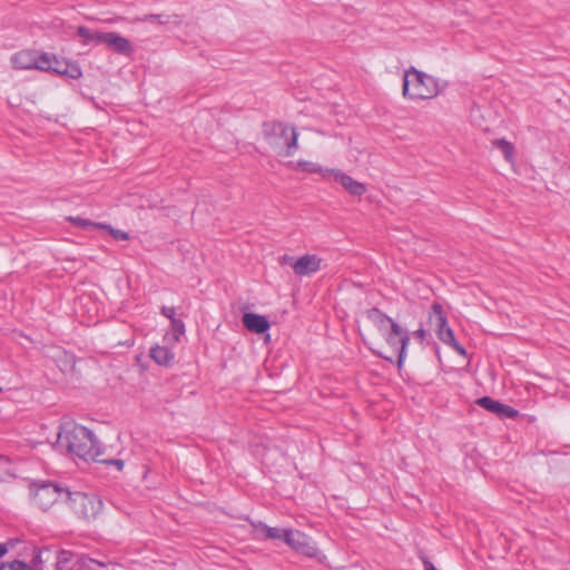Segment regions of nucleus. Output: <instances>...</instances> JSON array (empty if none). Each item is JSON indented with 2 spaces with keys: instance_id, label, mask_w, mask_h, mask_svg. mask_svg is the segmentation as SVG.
Masks as SVG:
<instances>
[{
  "instance_id": "f257e3e1",
  "label": "nucleus",
  "mask_w": 570,
  "mask_h": 570,
  "mask_svg": "<svg viewBox=\"0 0 570 570\" xmlns=\"http://www.w3.org/2000/svg\"><path fill=\"white\" fill-rule=\"evenodd\" d=\"M52 445L60 452L75 455L83 461H98L101 445L94 433L75 422L67 421L59 426Z\"/></svg>"
},
{
  "instance_id": "f03ea898",
  "label": "nucleus",
  "mask_w": 570,
  "mask_h": 570,
  "mask_svg": "<svg viewBox=\"0 0 570 570\" xmlns=\"http://www.w3.org/2000/svg\"><path fill=\"white\" fill-rule=\"evenodd\" d=\"M445 85V82L412 67L405 71L403 77V96L412 100L431 99L438 96Z\"/></svg>"
},
{
  "instance_id": "7ed1b4c3",
  "label": "nucleus",
  "mask_w": 570,
  "mask_h": 570,
  "mask_svg": "<svg viewBox=\"0 0 570 570\" xmlns=\"http://www.w3.org/2000/svg\"><path fill=\"white\" fill-rule=\"evenodd\" d=\"M264 134L274 148H286V156H292L297 147V132L284 122L264 125Z\"/></svg>"
},
{
  "instance_id": "20e7f679",
  "label": "nucleus",
  "mask_w": 570,
  "mask_h": 570,
  "mask_svg": "<svg viewBox=\"0 0 570 570\" xmlns=\"http://www.w3.org/2000/svg\"><path fill=\"white\" fill-rule=\"evenodd\" d=\"M70 499V492L53 483H43L33 490V501L39 508L47 510L59 500Z\"/></svg>"
},
{
  "instance_id": "39448f33",
  "label": "nucleus",
  "mask_w": 570,
  "mask_h": 570,
  "mask_svg": "<svg viewBox=\"0 0 570 570\" xmlns=\"http://www.w3.org/2000/svg\"><path fill=\"white\" fill-rule=\"evenodd\" d=\"M47 61L48 59L45 57V52L40 53L30 50L19 51L11 57L12 67L19 70L37 69L41 71Z\"/></svg>"
},
{
  "instance_id": "423d86ee",
  "label": "nucleus",
  "mask_w": 570,
  "mask_h": 570,
  "mask_svg": "<svg viewBox=\"0 0 570 570\" xmlns=\"http://www.w3.org/2000/svg\"><path fill=\"white\" fill-rule=\"evenodd\" d=\"M45 57L48 59V61L43 66L46 68L41 69V71L53 72L57 75L70 77L72 79H78L81 77L82 72L77 63L67 61L65 59H59L57 56L48 52H45Z\"/></svg>"
},
{
  "instance_id": "0eeeda50",
  "label": "nucleus",
  "mask_w": 570,
  "mask_h": 570,
  "mask_svg": "<svg viewBox=\"0 0 570 570\" xmlns=\"http://www.w3.org/2000/svg\"><path fill=\"white\" fill-rule=\"evenodd\" d=\"M385 340L390 347L394 350L395 356L397 357V364L401 366L405 357L406 346L410 341L407 332L403 330L399 324L392 323L390 332L385 333Z\"/></svg>"
},
{
  "instance_id": "6e6552de",
  "label": "nucleus",
  "mask_w": 570,
  "mask_h": 570,
  "mask_svg": "<svg viewBox=\"0 0 570 570\" xmlns=\"http://www.w3.org/2000/svg\"><path fill=\"white\" fill-rule=\"evenodd\" d=\"M285 543L307 557H317L318 554V550L312 539L298 530L286 531Z\"/></svg>"
},
{
  "instance_id": "1a4fd4ad",
  "label": "nucleus",
  "mask_w": 570,
  "mask_h": 570,
  "mask_svg": "<svg viewBox=\"0 0 570 570\" xmlns=\"http://www.w3.org/2000/svg\"><path fill=\"white\" fill-rule=\"evenodd\" d=\"M69 500L72 502L76 513L87 519L95 517L101 508L99 500L81 492L70 493Z\"/></svg>"
},
{
  "instance_id": "9d476101",
  "label": "nucleus",
  "mask_w": 570,
  "mask_h": 570,
  "mask_svg": "<svg viewBox=\"0 0 570 570\" xmlns=\"http://www.w3.org/2000/svg\"><path fill=\"white\" fill-rule=\"evenodd\" d=\"M323 259L315 254H306L296 259L294 273L297 276H309L322 268Z\"/></svg>"
},
{
  "instance_id": "9b49d317",
  "label": "nucleus",
  "mask_w": 570,
  "mask_h": 570,
  "mask_svg": "<svg viewBox=\"0 0 570 570\" xmlns=\"http://www.w3.org/2000/svg\"><path fill=\"white\" fill-rule=\"evenodd\" d=\"M331 180L341 184V186L352 196H362L366 193L365 184L355 180L350 175L340 169H334Z\"/></svg>"
},
{
  "instance_id": "f8f14e48",
  "label": "nucleus",
  "mask_w": 570,
  "mask_h": 570,
  "mask_svg": "<svg viewBox=\"0 0 570 570\" xmlns=\"http://www.w3.org/2000/svg\"><path fill=\"white\" fill-rule=\"evenodd\" d=\"M476 403L483 409L497 414L499 417H515L518 415V411L513 407L502 404L489 396L479 399Z\"/></svg>"
},
{
  "instance_id": "ddd939ff",
  "label": "nucleus",
  "mask_w": 570,
  "mask_h": 570,
  "mask_svg": "<svg viewBox=\"0 0 570 570\" xmlns=\"http://www.w3.org/2000/svg\"><path fill=\"white\" fill-rule=\"evenodd\" d=\"M105 45L120 55L129 56L132 52V46L129 40L116 32H108Z\"/></svg>"
},
{
  "instance_id": "4468645a",
  "label": "nucleus",
  "mask_w": 570,
  "mask_h": 570,
  "mask_svg": "<svg viewBox=\"0 0 570 570\" xmlns=\"http://www.w3.org/2000/svg\"><path fill=\"white\" fill-rule=\"evenodd\" d=\"M244 326L256 334H262L268 331L269 322L265 316L255 313H245L243 315Z\"/></svg>"
},
{
  "instance_id": "2eb2a0df",
  "label": "nucleus",
  "mask_w": 570,
  "mask_h": 570,
  "mask_svg": "<svg viewBox=\"0 0 570 570\" xmlns=\"http://www.w3.org/2000/svg\"><path fill=\"white\" fill-rule=\"evenodd\" d=\"M429 320L430 324L435 328L438 337L451 330L448 326L446 317L443 315L442 306L440 304L432 305Z\"/></svg>"
},
{
  "instance_id": "dca6fc26",
  "label": "nucleus",
  "mask_w": 570,
  "mask_h": 570,
  "mask_svg": "<svg viewBox=\"0 0 570 570\" xmlns=\"http://www.w3.org/2000/svg\"><path fill=\"white\" fill-rule=\"evenodd\" d=\"M297 168L303 171L309 173V174H320L326 180H331V177L335 169V168L323 167L317 163L306 161V160L298 161Z\"/></svg>"
},
{
  "instance_id": "f3484780",
  "label": "nucleus",
  "mask_w": 570,
  "mask_h": 570,
  "mask_svg": "<svg viewBox=\"0 0 570 570\" xmlns=\"http://www.w3.org/2000/svg\"><path fill=\"white\" fill-rule=\"evenodd\" d=\"M150 357L161 366H170L174 360V353L166 346H155L150 350Z\"/></svg>"
},
{
  "instance_id": "a211bd4d",
  "label": "nucleus",
  "mask_w": 570,
  "mask_h": 570,
  "mask_svg": "<svg viewBox=\"0 0 570 570\" xmlns=\"http://www.w3.org/2000/svg\"><path fill=\"white\" fill-rule=\"evenodd\" d=\"M367 317L375 324L380 331L386 332L391 326L392 323H395L392 318L384 315L382 312H380L376 308H372L367 312Z\"/></svg>"
},
{
  "instance_id": "6ab92c4d",
  "label": "nucleus",
  "mask_w": 570,
  "mask_h": 570,
  "mask_svg": "<svg viewBox=\"0 0 570 570\" xmlns=\"http://www.w3.org/2000/svg\"><path fill=\"white\" fill-rule=\"evenodd\" d=\"M286 529H279V528H272V527H267L266 524L259 522L257 525H256V532L259 534H264L265 538L267 539H282L285 541V533H286Z\"/></svg>"
},
{
  "instance_id": "aec40b11",
  "label": "nucleus",
  "mask_w": 570,
  "mask_h": 570,
  "mask_svg": "<svg viewBox=\"0 0 570 570\" xmlns=\"http://www.w3.org/2000/svg\"><path fill=\"white\" fill-rule=\"evenodd\" d=\"M67 219L69 222H71L73 225H76L77 227L85 229V230H94V229L106 227V224L95 223V222H91L89 219L81 218V217L70 216V217H67Z\"/></svg>"
},
{
  "instance_id": "412c9836",
  "label": "nucleus",
  "mask_w": 570,
  "mask_h": 570,
  "mask_svg": "<svg viewBox=\"0 0 570 570\" xmlns=\"http://www.w3.org/2000/svg\"><path fill=\"white\" fill-rule=\"evenodd\" d=\"M185 333V325L181 320L173 318L171 322V333L167 334L165 340L169 342L177 343L179 341L180 335Z\"/></svg>"
},
{
  "instance_id": "4be33fe9",
  "label": "nucleus",
  "mask_w": 570,
  "mask_h": 570,
  "mask_svg": "<svg viewBox=\"0 0 570 570\" xmlns=\"http://www.w3.org/2000/svg\"><path fill=\"white\" fill-rule=\"evenodd\" d=\"M439 340L442 341L444 344L451 346L460 355H465V350L463 348L462 345H460L456 342L452 330H449L446 333L441 334V336H439Z\"/></svg>"
},
{
  "instance_id": "5701e85b",
  "label": "nucleus",
  "mask_w": 570,
  "mask_h": 570,
  "mask_svg": "<svg viewBox=\"0 0 570 570\" xmlns=\"http://www.w3.org/2000/svg\"><path fill=\"white\" fill-rule=\"evenodd\" d=\"M495 147L502 153L508 161L513 159V146L504 139L494 141Z\"/></svg>"
},
{
  "instance_id": "b1692460",
  "label": "nucleus",
  "mask_w": 570,
  "mask_h": 570,
  "mask_svg": "<svg viewBox=\"0 0 570 570\" xmlns=\"http://www.w3.org/2000/svg\"><path fill=\"white\" fill-rule=\"evenodd\" d=\"M0 570H31L30 567L19 560L12 562H2L0 564Z\"/></svg>"
},
{
  "instance_id": "393cba45",
  "label": "nucleus",
  "mask_w": 570,
  "mask_h": 570,
  "mask_svg": "<svg viewBox=\"0 0 570 570\" xmlns=\"http://www.w3.org/2000/svg\"><path fill=\"white\" fill-rule=\"evenodd\" d=\"M102 229L107 230L116 240H127L129 238L128 234L120 229H115L109 225H106Z\"/></svg>"
},
{
  "instance_id": "a878e982",
  "label": "nucleus",
  "mask_w": 570,
  "mask_h": 570,
  "mask_svg": "<svg viewBox=\"0 0 570 570\" xmlns=\"http://www.w3.org/2000/svg\"><path fill=\"white\" fill-rule=\"evenodd\" d=\"M77 35L83 39L85 43H92L94 30L86 27H79L77 30Z\"/></svg>"
},
{
  "instance_id": "bb28decb",
  "label": "nucleus",
  "mask_w": 570,
  "mask_h": 570,
  "mask_svg": "<svg viewBox=\"0 0 570 570\" xmlns=\"http://www.w3.org/2000/svg\"><path fill=\"white\" fill-rule=\"evenodd\" d=\"M141 21H157L159 23H167L168 22V17H165V16H156V14H149V16H146L144 17L142 19H140Z\"/></svg>"
},
{
  "instance_id": "cd10ccee",
  "label": "nucleus",
  "mask_w": 570,
  "mask_h": 570,
  "mask_svg": "<svg viewBox=\"0 0 570 570\" xmlns=\"http://www.w3.org/2000/svg\"><path fill=\"white\" fill-rule=\"evenodd\" d=\"M73 366H75L73 357L71 355L66 354V361L63 362L62 365H60L61 371H63V372L71 371V370H73Z\"/></svg>"
},
{
  "instance_id": "c85d7f7f",
  "label": "nucleus",
  "mask_w": 570,
  "mask_h": 570,
  "mask_svg": "<svg viewBox=\"0 0 570 570\" xmlns=\"http://www.w3.org/2000/svg\"><path fill=\"white\" fill-rule=\"evenodd\" d=\"M107 35H108V32L94 31L92 43H95V45L104 43L105 45Z\"/></svg>"
},
{
  "instance_id": "c756f323",
  "label": "nucleus",
  "mask_w": 570,
  "mask_h": 570,
  "mask_svg": "<svg viewBox=\"0 0 570 570\" xmlns=\"http://www.w3.org/2000/svg\"><path fill=\"white\" fill-rule=\"evenodd\" d=\"M295 262L296 259L291 255H283L282 257H279V263L282 265H289L293 269Z\"/></svg>"
},
{
  "instance_id": "7c9ffc66",
  "label": "nucleus",
  "mask_w": 570,
  "mask_h": 570,
  "mask_svg": "<svg viewBox=\"0 0 570 570\" xmlns=\"http://www.w3.org/2000/svg\"><path fill=\"white\" fill-rule=\"evenodd\" d=\"M100 462L102 463H107V464H111V465H115L119 471L124 469V461L122 460H119V459H115V460H99Z\"/></svg>"
},
{
  "instance_id": "2f4dec72",
  "label": "nucleus",
  "mask_w": 570,
  "mask_h": 570,
  "mask_svg": "<svg viewBox=\"0 0 570 570\" xmlns=\"http://www.w3.org/2000/svg\"><path fill=\"white\" fill-rule=\"evenodd\" d=\"M161 313L164 316L168 317L171 322L175 318V308L174 307H163Z\"/></svg>"
},
{
  "instance_id": "473e14b6",
  "label": "nucleus",
  "mask_w": 570,
  "mask_h": 570,
  "mask_svg": "<svg viewBox=\"0 0 570 570\" xmlns=\"http://www.w3.org/2000/svg\"><path fill=\"white\" fill-rule=\"evenodd\" d=\"M426 332L423 328H419L414 332V337L421 343L425 340Z\"/></svg>"
},
{
  "instance_id": "72a5a7b5",
  "label": "nucleus",
  "mask_w": 570,
  "mask_h": 570,
  "mask_svg": "<svg viewBox=\"0 0 570 570\" xmlns=\"http://www.w3.org/2000/svg\"><path fill=\"white\" fill-rule=\"evenodd\" d=\"M69 556L70 553L67 552V551H61L59 557H58V563H61V562H66L69 560Z\"/></svg>"
},
{
  "instance_id": "f704fd0d",
  "label": "nucleus",
  "mask_w": 570,
  "mask_h": 570,
  "mask_svg": "<svg viewBox=\"0 0 570 570\" xmlns=\"http://www.w3.org/2000/svg\"><path fill=\"white\" fill-rule=\"evenodd\" d=\"M423 563H424L425 570H436V568L433 566V563L431 561H429L428 559H424Z\"/></svg>"
},
{
  "instance_id": "c9c22d12",
  "label": "nucleus",
  "mask_w": 570,
  "mask_h": 570,
  "mask_svg": "<svg viewBox=\"0 0 570 570\" xmlns=\"http://www.w3.org/2000/svg\"><path fill=\"white\" fill-rule=\"evenodd\" d=\"M8 549L6 544L0 543V558L3 557L7 553Z\"/></svg>"
},
{
  "instance_id": "e433bc0d",
  "label": "nucleus",
  "mask_w": 570,
  "mask_h": 570,
  "mask_svg": "<svg viewBox=\"0 0 570 570\" xmlns=\"http://www.w3.org/2000/svg\"><path fill=\"white\" fill-rule=\"evenodd\" d=\"M317 556H320V553ZM316 558H318V560H322V558H325V554H322V557H316Z\"/></svg>"
},
{
  "instance_id": "4c0bfd02",
  "label": "nucleus",
  "mask_w": 570,
  "mask_h": 570,
  "mask_svg": "<svg viewBox=\"0 0 570 570\" xmlns=\"http://www.w3.org/2000/svg\"><path fill=\"white\" fill-rule=\"evenodd\" d=\"M317 556H320V553ZM316 558H318V560H322V558H325V554H322V557H316Z\"/></svg>"
},
{
  "instance_id": "58836bf2",
  "label": "nucleus",
  "mask_w": 570,
  "mask_h": 570,
  "mask_svg": "<svg viewBox=\"0 0 570 570\" xmlns=\"http://www.w3.org/2000/svg\"><path fill=\"white\" fill-rule=\"evenodd\" d=\"M0 392H2V389L0 387Z\"/></svg>"
}]
</instances>
